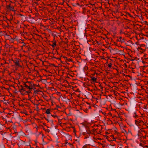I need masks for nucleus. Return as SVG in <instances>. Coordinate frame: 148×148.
Here are the masks:
<instances>
[{
    "label": "nucleus",
    "instance_id": "obj_12",
    "mask_svg": "<svg viewBox=\"0 0 148 148\" xmlns=\"http://www.w3.org/2000/svg\"><path fill=\"white\" fill-rule=\"evenodd\" d=\"M134 116V117L135 118H136V117L137 116L136 115V116Z\"/></svg>",
    "mask_w": 148,
    "mask_h": 148
},
{
    "label": "nucleus",
    "instance_id": "obj_16",
    "mask_svg": "<svg viewBox=\"0 0 148 148\" xmlns=\"http://www.w3.org/2000/svg\"><path fill=\"white\" fill-rule=\"evenodd\" d=\"M52 102H53V101H51L52 103Z\"/></svg>",
    "mask_w": 148,
    "mask_h": 148
},
{
    "label": "nucleus",
    "instance_id": "obj_7",
    "mask_svg": "<svg viewBox=\"0 0 148 148\" xmlns=\"http://www.w3.org/2000/svg\"><path fill=\"white\" fill-rule=\"evenodd\" d=\"M91 80L94 82H95L97 80V78L95 77H92L91 78Z\"/></svg>",
    "mask_w": 148,
    "mask_h": 148
},
{
    "label": "nucleus",
    "instance_id": "obj_2",
    "mask_svg": "<svg viewBox=\"0 0 148 148\" xmlns=\"http://www.w3.org/2000/svg\"><path fill=\"white\" fill-rule=\"evenodd\" d=\"M25 86L28 89L30 90L33 88V86L30 83L28 82L24 84Z\"/></svg>",
    "mask_w": 148,
    "mask_h": 148
},
{
    "label": "nucleus",
    "instance_id": "obj_6",
    "mask_svg": "<svg viewBox=\"0 0 148 148\" xmlns=\"http://www.w3.org/2000/svg\"><path fill=\"white\" fill-rule=\"evenodd\" d=\"M141 121L139 120H135V123L138 125V124H139V123H140L141 122Z\"/></svg>",
    "mask_w": 148,
    "mask_h": 148
},
{
    "label": "nucleus",
    "instance_id": "obj_15",
    "mask_svg": "<svg viewBox=\"0 0 148 148\" xmlns=\"http://www.w3.org/2000/svg\"><path fill=\"white\" fill-rule=\"evenodd\" d=\"M121 38H122L121 37H120V39H121Z\"/></svg>",
    "mask_w": 148,
    "mask_h": 148
},
{
    "label": "nucleus",
    "instance_id": "obj_10",
    "mask_svg": "<svg viewBox=\"0 0 148 148\" xmlns=\"http://www.w3.org/2000/svg\"><path fill=\"white\" fill-rule=\"evenodd\" d=\"M112 64L111 63H110L108 64V66L109 68H111L112 67Z\"/></svg>",
    "mask_w": 148,
    "mask_h": 148
},
{
    "label": "nucleus",
    "instance_id": "obj_8",
    "mask_svg": "<svg viewBox=\"0 0 148 148\" xmlns=\"http://www.w3.org/2000/svg\"><path fill=\"white\" fill-rule=\"evenodd\" d=\"M82 148H89V145H85Z\"/></svg>",
    "mask_w": 148,
    "mask_h": 148
},
{
    "label": "nucleus",
    "instance_id": "obj_3",
    "mask_svg": "<svg viewBox=\"0 0 148 148\" xmlns=\"http://www.w3.org/2000/svg\"><path fill=\"white\" fill-rule=\"evenodd\" d=\"M7 8L8 10H12V11H14V8L13 7L11 6L10 5H7Z\"/></svg>",
    "mask_w": 148,
    "mask_h": 148
},
{
    "label": "nucleus",
    "instance_id": "obj_14",
    "mask_svg": "<svg viewBox=\"0 0 148 148\" xmlns=\"http://www.w3.org/2000/svg\"><path fill=\"white\" fill-rule=\"evenodd\" d=\"M51 100V99H48V100H47V101H49V100Z\"/></svg>",
    "mask_w": 148,
    "mask_h": 148
},
{
    "label": "nucleus",
    "instance_id": "obj_5",
    "mask_svg": "<svg viewBox=\"0 0 148 148\" xmlns=\"http://www.w3.org/2000/svg\"><path fill=\"white\" fill-rule=\"evenodd\" d=\"M51 110L50 109H47L46 110L45 113L47 114H51Z\"/></svg>",
    "mask_w": 148,
    "mask_h": 148
},
{
    "label": "nucleus",
    "instance_id": "obj_1",
    "mask_svg": "<svg viewBox=\"0 0 148 148\" xmlns=\"http://www.w3.org/2000/svg\"><path fill=\"white\" fill-rule=\"evenodd\" d=\"M13 62L15 64V65L17 67H22L23 65H21L20 63V60L17 58L14 59L12 60Z\"/></svg>",
    "mask_w": 148,
    "mask_h": 148
},
{
    "label": "nucleus",
    "instance_id": "obj_13",
    "mask_svg": "<svg viewBox=\"0 0 148 148\" xmlns=\"http://www.w3.org/2000/svg\"><path fill=\"white\" fill-rule=\"evenodd\" d=\"M131 133V132H130V131H128V133Z\"/></svg>",
    "mask_w": 148,
    "mask_h": 148
},
{
    "label": "nucleus",
    "instance_id": "obj_11",
    "mask_svg": "<svg viewBox=\"0 0 148 148\" xmlns=\"http://www.w3.org/2000/svg\"><path fill=\"white\" fill-rule=\"evenodd\" d=\"M52 116L54 117H57V116L56 115H51Z\"/></svg>",
    "mask_w": 148,
    "mask_h": 148
},
{
    "label": "nucleus",
    "instance_id": "obj_4",
    "mask_svg": "<svg viewBox=\"0 0 148 148\" xmlns=\"http://www.w3.org/2000/svg\"><path fill=\"white\" fill-rule=\"evenodd\" d=\"M138 51H140V52L143 53L145 51V50L143 49H142L141 47H138Z\"/></svg>",
    "mask_w": 148,
    "mask_h": 148
},
{
    "label": "nucleus",
    "instance_id": "obj_9",
    "mask_svg": "<svg viewBox=\"0 0 148 148\" xmlns=\"http://www.w3.org/2000/svg\"><path fill=\"white\" fill-rule=\"evenodd\" d=\"M56 43L55 42H53V44L51 45V46L53 47H54L56 46Z\"/></svg>",
    "mask_w": 148,
    "mask_h": 148
}]
</instances>
